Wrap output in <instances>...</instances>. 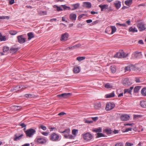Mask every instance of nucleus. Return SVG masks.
Returning <instances> with one entry per match:
<instances>
[{
  "label": "nucleus",
  "mask_w": 146,
  "mask_h": 146,
  "mask_svg": "<svg viewBox=\"0 0 146 146\" xmlns=\"http://www.w3.org/2000/svg\"><path fill=\"white\" fill-rule=\"evenodd\" d=\"M87 15H86L85 14H82L80 15L78 17V19H80L81 18H82L83 16H86Z\"/></svg>",
  "instance_id": "4d7b16f0"
},
{
  "label": "nucleus",
  "mask_w": 146,
  "mask_h": 146,
  "mask_svg": "<svg viewBox=\"0 0 146 146\" xmlns=\"http://www.w3.org/2000/svg\"><path fill=\"white\" fill-rule=\"evenodd\" d=\"M13 90H15L16 91H19V90L20 89H19V86H16L13 89Z\"/></svg>",
  "instance_id": "052dcab7"
},
{
  "label": "nucleus",
  "mask_w": 146,
  "mask_h": 146,
  "mask_svg": "<svg viewBox=\"0 0 146 146\" xmlns=\"http://www.w3.org/2000/svg\"><path fill=\"white\" fill-rule=\"evenodd\" d=\"M15 109L16 110H20L22 108V107L21 106H15Z\"/></svg>",
  "instance_id": "864d4df0"
},
{
  "label": "nucleus",
  "mask_w": 146,
  "mask_h": 146,
  "mask_svg": "<svg viewBox=\"0 0 146 146\" xmlns=\"http://www.w3.org/2000/svg\"><path fill=\"white\" fill-rule=\"evenodd\" d=\"M141 88V86H137L135 87L134 89V92L135 93L138 92Z\"/></svg>",
  "instance_id": "c756f323"
},
{
  "label": "nucleus",
  "mask_w": 146,
  "mask_h": 146,
  "mask_svg": "<svg viewBox=\"0 0 146 146\" xmlns=\"http://www.w3.org/2000/svg\"><path fill=\"white\" fill-rule=\"evenodd\" d=\"M72 95L71 93H64L57 95L59 97H62L64 98H66L69 97Z\"/></svg>",
  "instance_id": "1a4fd4ad"
},
{
  "label": "nucleus",
  "mask_w": 146,
  "mask_h": 146,
  "mask_svg": "<svg viewBox=\"0 0 146 146\" xmlns=\"http://www.w3.org/2000/svg\"><path fill=\"white\" fill-rule=\"evenodd\" d=\"M144 79L142 78H139L136 77L135 78V81L137 83H141L144 82Z\"/></svg>",
  "instance_id": "412c9836"
},
{
  "label": "nucleus",
  "mask_w": 146,
  "mask_h": 146,
  "mask_svg": "<svg viewBox=\"0 0 146 146\" xmlns=\"http://www.w3.org/2000/svg\"><path fill=\"white\" fill-rule=\"evenodd\" d=\"M115 146H123V144L121 143H116Z\"/></svg>",
  "instance_id": "69168bd1"
},
{
  "label": "nucleus",
  "mask_w": 146,
  "mask_h": 146,
  "mask_svg": "<svg viewBox=\"0 0 146 146\" xmlns=\"http://www.w3.org/2000/svg\"><path fill=\"white\" fill-rule=\"evenodd\" d=\"M111 34H112L116 31V29L115 27L113 26H111Z\"/></svg>",
  "instance_id": "7c9ffc66"
},
{
  "label": "nucleus",
  "mask_w": 146,
  "mask_h": 146,
  "mask_svg": "<svg viewBox=\"0 0 146 146\" xmlns=\"http://www.w3.org/2000/svg\"><path fill=\"white\" fill-rule=\"evenodd\" d=\"M27 87H26V86H24V85H22V86H19V89H25Z\"/></svg>",
  "instance_id": "603ef678"
},
{
  "label": "nucleus",
  "mask_w": 146,
  "mask_h": 146,
  "mask_svg": "<svg viewBox=\"0 0 146 146\" xmlns=\"http://www.w3.org/2000/svg\"><path fill=\"white\" fill-rule=\"evenodd\" d=\"M73 71L74 73H78L80 72V68L78 66H75L74 67Z\"/></svg>",
  "instance_id": "4be33fe9"
},
{
  "label": "nucleus",
  "mask_w": 146,
  "mask_h": 146,
  "mask_svg": "<svg viewBox=\"0 0 146 146\" xmlns=\"http://www.w3.org/2000/svg\"><path fill=\"white\" fill-rule=\"evenodd\" d=\"M104 132L107 134H111L112 131L111 129H106L104 130Z\"/></svg>",
  "instance_id": "72a5a7b5"
},
{
  "label": "nucleus",
  "mask_w": 146,
  "mask_h": 146,
  "mask_svg": "<svg viewBox=\"0 0 146 146\" xmlns=\"http://www.w3.org/2000/svg\"><path fill=\"white\" fill-rule=\"evenodd\" d=\"M115 106L114 103H108L106 105V109L107 111H109L115 107Z\"/></svg>",
  "instance_id": "423d86ee"
},
{
  "label": "nucleus",
  "mask_w": 146,
  "mask_h": 146,
  "mask_svg": "<svg viewBox=\"0 0 146 146\" xmlns=\"http://www.w3.org/2000/svg\"><path fill=\"white\" fill-rule=\"evenodd\" d=\"M140 105L142 108H146V101H141L140 102Z\"/></svg>",
  "instance_id": "6ab92c4d"
},
{
  "label": "nucleus",
  "mask_w": 146,
  "mask_h": 146,
  "mask_svg": "<svg viewBox=\"0 0 146 146\" xmlns=\"http://www.w3.org/2000/svg\"><path fill=\"white\" fill-rule=\"evenodd\" d=\"M40 13L41 15H45L47 14L46 11H41L40 12Z\"/></svg>",
  "instance_id": "0e129e2a"
},
{
  "label": "nucleus",
  "mask_w": 146,
  "mask_h": 146,
  "mask_svg": "<svg viewBox=\"0 0 146 146\" xmlns=\"http://www.w3.org/2000/svg\"><path fill=\"white\" fill-rule=\"evenodd\" d=\"M141 117V116L140 115H134V118H137V117Z\"/></svg>",
  "instance_id": "338daca9"
},
{
  "label": "nucleus",
  "mask_w": 146,
  "mask_h": 146,
  "mask_svg": "<svg viewBox=\"0 0 146 146\" xmlns=\"http://www.w3.org/2000/svg\"><path fill=\"white\" fill-rule=\"evenodd\" d=\"M110 69L111 70V72L113 73H114L116 71V69L115 66H111L110 67Z\"/></svg>",
  "instance_id": "37998d69"
},
{
  "label": "nucleus",
  "mask_w": 146,
  "mask_h": 146,
  "mask_svg": "<svg viewBox=\"0 0 146 146\" xmlns=\"http://www.w3.org/2000/svg\"><path fill=\"white\" fill-rule=\"evenodd\" d=\"M99 7L101 9V11H102L104 9H106L108 8V5L107 4L104 5H100L99 6Z\"/></svg>",
  "instance_id": "b1692460"
},
{
  "label": "nucleus",
  "mask_w": 146,
  "mask_h": 146,
  "mask_svg": "<svg viewBox=\"0 0 146 146\" xmlns=\"http://www.w3.org/2000/svg\"><path fill=\"white\" fill-rule=\"evenodd\" d=\"M141 93L143 96H146V87H144L142 89Z\"/></svg>",
  "instance_id": "a878e982"
},
{
  "label": "nucleus",
  "mask_w": 146,
  "mask_h": 146,
  "mask_svg": "<svg viewBox=\"0 0 146 146\" xmlns=\"http://www.w3.org/2000/svg\"><path fill=\"white\" fill-rule=\"evenodd\" d=\"M10 17L7 16H0V19H7L8 20L9 19Z\"/></svg>",
  "instance_id": "c9c22d12"
},
{
  "label": "nucleus",
  "mask_w": 146,
  "mask_h": 146,
  "mask_svg": "<svg viewBox=\"0 0 146 146\" xmlns=\"http://www.w3.org/2000/svg\"><path fill=\"white\" fill-rule=\"evenodd\" d=\"M50 137V139L52 141H58L59 138V135L55 133H52Z\"/></svg>",
  "instance_id": "f03ea898"
},
{
  "label": "nucleus",
  "mask_w": 146,
  "mask_h": 146,
  "mask_svg": "<svg viewBox=\"0 0 146 146\" xmlns=\"http://www.w3.org/2000/svg\"><path fill=\"white\" fill-rule=\"evenodd\" d=\"M24 135L23 134H21V135H19L17 134H15L14 135L13 137V140L14 141H17L20 140L22 139V137Z\"/></svg>",
  "instance_id": "f8f14e48"
},
{
  "label": "nucleus",
  "mask_w": 146,
  "mask_h": 146,
  "mask_svg": "<svg viewBox=\"0 0 146 146\" xmlns=\"http://www.w3.org/2000/svg\"><path fill=\"white\" fill-rule=\"evenodd\" d=\"M96 135H97L96 136V137L97 138L100 137H105L104 135L102 133H98Z\"/></svg>",
  "instance_id": "e433bc0d"
},
{
  "label": "nucleus",
  "mask_w": 146,
  "mask_h": 146,
  "mask_svg": "<svg viewBox=\"0 0 146 146\" xmlns=\"http://www.w3.org/2000/svg\"><path fill=\"white\" fill-rule=\"evenodd\" d=\"M137 26L140 31H143L146 29V24H144L142 22L138 23Z\"/></svg>",
  "instance_id": "7ed1b4c3"
},
{
  "label": "nucleus",
  "mask_w": 146,
  "mask_h": 146,
  "mask_svg": "<svg viewBox=\"0 0 146 146\" xmlns=\"http://www.w3.org/2000/svg\"><path fill=\"white\" fill-rule=\"evenodd\" d=\"M19 49V48L18 47L14 48L13 47H12L10 48V51L11 53H14L16 52Z\"/></svg>",
  "instance_id": "a211bd4d"
},
{
  "label": "nucleus",
  "mask_w": 146,
  "mask_h": 146,
  "mask_svg": "<svg viewBox=\"0 0 146 146\" xmlns=\"http://www.w3.org/2000/svg\"><path fill=\"white\" fill-rule=\"evenodd\" d=\"M73 6L74 7V8L72 9V10H74L77 9L79 6V4L78 3L73 4Z\"/></svg>",
  "instance_id": "a19ab883"
},
{
  "label": "nucleus",
  "mask_w": 146,
  "mask_h": 146,
  "mask_svg": "<svg viewBox=\"0 0 146 146\" xmlns=\"http://www.w3.org/2000/svg\"><path fill=\"white\" fill-rule=\"evenodd\" d=\"M132 0H127L125 1V3L127 6H129L132 3Z\"/></svg>",
  "instance_id": "2f4dec72"
},
{
  "label": "nucleus",
  "mask_w": 146,
  "mask_h": 146,
  "mask_svg": "<svg viewBox=\"0 0 146 146\" xmlns=\"http://www.w3.org/2000/svg\"><path fill=\"white\" fill-rule=\"evenodd\" d=\"M19 125L21 126L22 128L25 127H26V125L24 123H20L19 124Z\"/></svg>",
  "instance_id": "bf43d9fd"
},
{
  "label": "nucleus",
  "mask_w": 146,
  "mask_h": 146,
  "mask_svg": "<svg viewBox=\"0 0 146 146\" xmlns=\"http://www.w3.org/2000/svg\"><path fill=\"white\" fill-rule=\"evenodd\" d=\"M84 139L86 141L91 140L93 138V135L89 133H87L83 135Z\"/></svg>",
  "instance_id": "20e7f679"
},
{
  "label": "nucleus",
  "mask_w": 146,
  "mask_h": 146,
  "mask_svg": "<svg viewBox=\"0 0 146 146\" xmlns=\"http://www.w3.org/2000/svg\"><path fill=\"white\" fill-rule=\"evenodd\" d=\"M124 94H125L126 93H127L128 94H131V91L130 90H129V89H125L124 90Z\"/></svg>",
  "instance_id": "ea45409f"
},
{
  "label": "nucleus",
  "mask_w": 146,
  "mask_h": 146,
  "mask_svg": "<svg viewBox=\"0 0 146 146\" xmlns=\"http://www.w3.org/2000/svg\"><path fill=\"white\" fill-rule=\"evenodd\" d=\"M92 122V121H89L88 120H86L85 121V123H91Z\"/></svg>",
  "instance_id": "774afa93"
},
{
  "label": "nucleus",
  "mask_w": 146,
  "mask_h": 146,
  "mask_svg": "<svg viewBox=\"0 0 146 146\" xmlns=\"http://www.w3.org/2000/svg\"><path fill=\"white\" fill-rule=\"evenodd\" d=\"M84 25V24H81L80 23H78L77 25V27L78 28H82V25Z\"/></svg>",
  "instance_id": "5fc2aeb1"
},
{
  "label": "nucleus",
  "mask_w": 146,
  "mask_h": 146,
  "mask_svg": "<svg viewBox=\"0 0 146 146\" xmlns=\"http://www.w3.org/2000/svg\"><path fill=\"white\" fill-rule=\"evenodd\" d=\"M78 129H73L72 131V133L73 135H76L78 133Z\"/></svg>",
  "instance_id": "58836bf2"
},
{
  "label": "nucleus",
  "mask_w": 146,
  "mask_h": 146,
  "mask_svg": "<svg viewBox=\"0 0 146 146\" xmlns=\"http://www.w3.org/2000/svg\"><path fill=\"white\" fill-rule=\"evenodd\" d=\"M117 2L114 3L115 7L117 9H118L121 6V2L119 1H117Z\"/></svg>",
  "instance_id": "5701e85b"
},
{
  "label": "nucleus",
  "mask_w": 146,
  "mask_h": 146,
  "mask_svg": "<svg viewBox=\"0 0 146 146\" xmlns=\"http://www.w3.org/2000/svg\"><path fill=\"white\" fill-rule=\"evenodd\" d=\"M69 35L68 33H65L62 34L60 39L61 41L63 40L66 41L67 40V38L68 37Z\"/></svg>",
  "instance_id": "6e6552de"
},
{
  "label": "nucleus",
  "mask_w": 146,
  "mask_h": 146,
  "mask_svg": "<svg viewBox=\"0 0 146 146\" xmlns=\"http://www.w3.org/2000/svg\"><path fill=\"white\" fill-rule=\"evenodd\" d=\"M83 6L84 7L90 8L91 7L92 5L90 3L85 2L83 3Z\"/></svg>",
  "instance_id": "dca6fc26"
},
{
  "label": "nucleus",
  "mask_w": 146,
  "mask_h": 146,
  "mask_svg": "<svg viewBox=\"0 0 146 146\" xmlns=\"http://www.w3.org/2000/svg\"><path fill=\"white\" fill-rule=\"evenodd\" d=\"M42 134L45 136H47L49 133V132H42Z\"/></svg>",
  "instance_id": "e2e57ef3"
},
{
  "label": "nucleus",
  "mask_w": 146,
  "mask_h": 146,
  "mask_svg": "<svg viewBox=\"0 0 146 146\" xmlns=\"http://www.w3.org/2000/svg\"><path fill=\"white\" fill-rule=\"evenodd\" d=\"M65 138L66 139H74V137L73 136L71 135H70V134L67 136V135H65Z\"/></svg>",
  "instance_id": "473e14b6"
},
{
  "label": "nucleus",
  "mask_w": 146,
  "mask_h": 146,
  "mask_svg": "<svg viewBox=\"0 0 146 146\" xmlns=\"http://www.w3.org/2000/svg\"><path fill=\"white\" fill-rule=\"evenodd\" d=\"M40 127L44 131H45L46 129V127L44 125H41L40 126Z\"/></svg>",
  "instance_id": "6e6d98bb"
},
{
  "label": "nucleus",
  "mask_w": 146,
  "mask_h": 146,
  "mask_svg": "<svg viewBox=\"0 0 146 146\" xmlns=\"http://www.w3.org/2000/svg\"><path fill=\"white\" fill-rule=\"evenodd\" d=\"M27 35L28 36V39L29 40H30L32 38L34 37V34L32 32H30L28 33Z\"/></svg>",
  "instance_id": "393cba45"
},
{
  "label": "nucleus",
  "mask_w": 146,
  "mask_h": 146,
  "mask_svg": "<svg viewBox=\"0 0 146 146\" xmlns=\"http://www.w3.org/2000/svg\"><path fill=\"white\" fill-rule=\"evenodd\" d=\"M101 107V104L100 102L98 103L95 106V108L96 109H98V108H100Z\"/></svg>",
  "instance_id": "8fccbe9b"
},
{
  "label": "nucleus",
  "mask_w": 146,
  "mask_h": 146,
  "mask_svg": "<svg viewBox=\"0 0 146 146\" xmlns=\"http://www.w3.org/2000/svg\"><path fill=\"white\" fill-rule=\"evenodd\" d=\"M122 83L125 86H130L132 84V83L127 78H125L123 81Z\"/></svg>",
  "instance_id": "ddd939ff"
},
{
  "label": "nucleus",
  "mask_w": 146,
  "mask_h": 146,
  "mask_svg": "<svg viewBox=\"0 0 146 146\" xmlns=\"http://www.w3.org/2000/svg\"><path fill=\"white\" fill-rule=\"evenodd\" d=\"M70 132V130L69 129H65L64 131L62 132V133H64V136L65 137V135H67V136L69 135Z\"/></svg>",
  "instance_id": "aec40b11"
},
{
  "label": "nucleus",
  "mask_w": 146,
  "mask_h": 146,
  "mask_svg": "<svg viewBox=\"0 0 146 146\" xmlns=\"http://www.w3.org/2000/svg\"><path fill=\"white\" fill-rule=\"evenodd\" d=\"M105 87L107 88H111L112 86H111L110 84L109 83H107L105 85Z\"/></svg>",
  "instance_id": "49530a36"
},
{
  "label": "nucleus",
  "mask_w": 146,
  "mask_h": 146,
  "mask_svg": "<svg viewBox=\"0 0 146 146\" xmlns=\"http://www.w3.org/2000/svg\"><path fill=\"white\" fill-rule=\"evenodd\" d=\"M36 132L35 129L31 128L27 129L25 132L27 137H31L35 134Z\"/></svg>",
  "instance_id": "f257e3e1"
},
{
  "label": "nucleus",
  "mask_w": 146,
  "mask_h": 146,
  "mask_svg": "<svg viewBox=\"0 0 146 146\" xmlns=\"http://www.w3.org/2000/svg\"><path fill=\"white\" fill-rule=\"evenodd\" d=\"M128 55V53L126 54L124 52H117L114 56V57L125 58Z\"/></svg>",
  "instance_id": "39448f33"
},
{
  "label": "nucleus",
  "mask_w": 146,
  "mask_h": 146,
  "mask_svg": "<svg viewBox=\"0 0 146 146\" xmlns=\"http://www.w3.org/2000/svg\"><path fill=\"white\" fill-rule=\"evenodd\" d=\"M116 26H123V27H126L127 25H126L125 24H120L118 23H116Z\"/></svg>",
  "instance_id": "3c124183"
},
{
  "label": "nucleus",
  "mask_w": 146,
  "mask_h": 146,
  "mask_svg": "<svg viewBox=\"0 0 146 146\" xmlns=\"http://www.w3.org/2000/svg\"><path fill=\"white\" fill-rule=\"evenodd\" d=\"M53 7L54 8L56 7L57 8L56 10L58 11H62L63 10L62 9L60 6H58L56 5H54V6Z\"/></svg>",
  "instance_id": "4c0bfd02"
},
{
  "label": "nucleus",
  "mask_w": 146,
  "mask_h": 146,
  "mask_svg": "<svg viewBox=\"0 0 146 146\" xmlns=\"http://www.w3.org/2000/svg\"><path fill=\"white\" fill-rule=\"evenodd\" d=\"M115 96V94L113 92H112L111 94H107L106 95V98H111Z\"/></svg>",
  "instance_id": "cd10ccee"
},
{
  "label": "nucleus",
  "mask_w": 146,
  "mask_h": 146,
  "mask_svg": "<svg viewBox=\"0 0 146 146\" xmlns=\"http://www.w3.org/2000/svg\"><path fill=\"white\" fill-rule=\"evenodd\" d=\"M86 57L85 56H78L77 58V60L79 61L84 60L85 59Z\"/></svg>",
  "instance_id": "f704fd0d"
},
{
  "label": "nucleus",
  "mask_w": 146,
  "mask_h": 146,
  "mask_svg": "<svg viewBox=\"0 0 146 146\" xmlns=\"http://www.w3.org/2000/svg\"><path fill=\"white\" fill-rule=\"evenodd\" d=\"M76 14L71 13L69 16L70 19L72 21L76 20Z\"/></svg>",
  "instance_id": "f3484780"
},
{
  "label": "nucleus",
  "mask_w": 146,
  "mask_h": 146,
  "mask_svg": "<svg viewBox=\"0 0 146 146\" xmlns=\"http://www.w3.org/2000/svg\"><path fill=\"white\" fill-rule=\"evenodd\" d=\"M25 97L26 98H33L34 96L33 95H32L31 94H26L25 95Z\"/></svg>",
  "instance_id": "79ce46f5"
},
{
  "label": "nucleus",
  "mask_w": 146,
  "mask_h": 146,
  "mask_svg": "<svg viewBox=\"0 0 146 146\" xmlns=\"http://www.w3.org/2000/svg\"><path fill=\"white\" fill-rule=\"evenodd\" d=\"M17 38L18 42L21 44L25 43L26 41V38H23V35H19L17 36Z\"/></svg>",
  "instance_id": "0eeeda50"
},
{
  "label": "nucleus",
  "mask_w": 146,
  "mask_h": 146,
  "mask_svg": "<svg viewBox=\"0 0 146 146\" xmlns=\"http://www.w3.org/2000/svg\"><path fill=\"white\" fill-rule=\"evenodd\" d=\"M9 50V47L7 46H4L3 48V52H6L7 51Z\"/></svg>",
  "instance_id": "a18cd8bd"
},
{
  "label": "nucleus",
  "mask_w": 146,
  "mask_h": 146,
  "mask_svg": "<svg viewBox=\"0 0 146 146\" xmlns=\"http://www.w3.org/2000/svg\"><path fill=\"white\" fill-rule=\"evenodd\" d=\"M36 139L37 142L40 144H43L46 142V140L43 138H38Z\"/></svg>",
  "instance_id": "9d476101"
},
{
  "label": "nucleus",
  "mask_w": 146,
  "mask_h": 146,
  "mask_svg": "<svg viewBox=\"0 0 146 146\" xmlns=\"http://www.w3.org/2000/svg\"><path fill=\"white\" fill-rule=\"evenodd\" d=\"M61 6H62L63 8L64 9V10H70V8L69 7H68L67 6H66L65 5H61Z\"/></svg>",
  "instance_id": "de8ad7c7"
},
{
  "label": "nucleus",
  "mask_w": 146,
  "mask_h": 146,
  "mask_svg": "<svg viewBox=\"0 0 146 146\" xmlns=\"http://www.w3.org/2000/svg\"><path fill=\"white\" fill-rule=\"evenodd\" d=\"M10 34L12 35H14L17 33V32L16 31L11 30L10 31Z\"/></svg>",
  "instance_id": "09e8293b"
},
{
  "label": "nucleus",
  "mask_w": 146,
  "mask_h": 146,
  "mask_svg": "<svg viewBox=\"0 0 146 146\" xmlns=\"http://www.w3.org/2000/svg\"><path fill=\"white\" fill-rule=\"evenodd\" d=\"M133 145V144L127 142L125 144V146H132Z\"/></svg>",
  "instance_id": "13d9d810"
},
{
  "label": "nucleus",
  "mask_w": 146,
  "mask_h": 146,
  "mask_svg": "<svg viewBox=\"0 0 146 146\" xmlns=\"http://www.w3.org/2000/svg\"><path fill=\"white\" fill-rule=\"evenodd\" d=\"M92 131L96 133L100 132L102 131V129L101 127H99L98 128L93 129Z\"/></svg>",
  "instance_id": "c85d7f7f"
},
{
  "label": "nucleus",
  "mask_w": 146,
  "mask_h": 146,
  "mask_svg": "<svg viewBox=\"0 0 146 146\" xmlns=\"http://www.w3.org/2000/svg\"><path fill=\"white\" fill-rule=\"evenodd\" d=\"M0 40L1 41H5L6 40L5 36H3L1 34L0 36Z\"/></svg>",
  "instance_id": "c03bdc74"
},
{
  "label": "nucleus",
  "mask_w": 146,
  "mask_h": 146,
  "mask_svg": "<svg viewBox=\"0 0 146 146\" xmlns=\"http://www.w3.org/2000/svg\"><path fill=\"white\" fill-rule=\"evenodd\" d=\"M129 117V116L127 115H123L121 116L120 119L122 121H125L128 120Z\"/></svg>",
  "instance_id": "2eb2a0df"
},
{
  "label": "nucleus",
  "mask_w": 146,
  "mask_h": 146,
  "mask_svg": "<svg viewBox=\"0 0 146 146\" xmlns=\"http://www.w3.org/2000/svg\"><path fill=\"white\" fill-rule=\"evenodd\" d=\"M133 54L136 58H137L142 56L141 52H139L138 51L134 52L133 53Z\"/></svg>",
  "instance_id": "4468645a"
},
{
  "label": "nucleus",
  "mask_w": 146,
  "mask_h": 146,
  "mask_svg": "<svg viewBox=\"0 0 146 146\" xmlns=\"http://www.w3.org/2000/svg\"><path fill=\"white\" fill-rule=\"evenodd\" d=\"M92 119L93 120V121H96L98 119V117H92Z\"/></svg>",
  "instance_id": "680f3d73"
},
{
  "label": "nucleus",
  "mask_w": 146,
  "mask_h": 146,
  "mask_svg": "<svg viewBox=\"0 0 146 146\" xmlns=\"http://www.w3.org/2000/svg\"><path fill=\"white\" fill-rule=\"evenodd\" d=\"M81 46V45L80 44H77L73 46H70L68 47L67 48H66V50H72L73 49H76L77 48H79Z\"/></svg>",
  "instance_id": "9b49d317"
},
{
  "label": "nucleus",
  "mask_w": 146,
  "mask_h": 146,
  "mask_svg": "<svg viewBox=\"0 0 146 146\" xmlns=\"http://www.w3.org/2000/svg\"><path fill=\"white\" fill-rule=\"evenodd\" d=\"M129 31L132 33L137 32V29L135 27L133 28L132 27H130L129 29Z\"/></svg>",
  "instance_id": "bb28decb"
}]
</instances>
